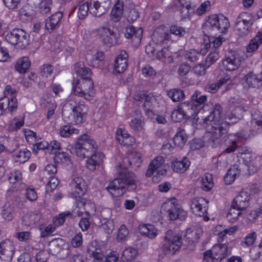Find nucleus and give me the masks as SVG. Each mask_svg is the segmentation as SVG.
I'll use <instances>...</instances> for the list:
<instances>
[{
    "label": "nucleus",
    "mask_w": 262,
    "mask_h": 262,
    "mask_svg": "<svg viewBox=\"0 0 262 262\" xmlns=\"http://www.w3.org/2000/svg\"><path fill=\"white\" fill-rule=\"evenodd\" d=\"M74 70L81 78L74 80L72 82L73 95L70 96L62 110V116L66 117V108L70 107L72 111L70 116L68 117L71 123L78 124L83 122L84 115L88 111V107L84 101L79 99L83 98L87 101L92 100L95 96L96 90L91 76L92 72L83 62L75 64Z\"/></svg>",
    "instance_id": "obj_1"
},
{
    "label": "nucleus",
    "mask_w": 262,
    "mask_h": 262,
    "mask_svg": "<svg viewBox=\"0 0 262 262\" xmlns=\"http://www.w3.org/2000/svg\"><path fill=\"white\" fill-rule=\"evenodd\" d=\"M222 107L215 104L213 111L203 119V125L206 128L204 140L208 145L215 147L219 144V138L226 136L229 129V124L221 119Z\"/></svg>",
    "instance_id": "obj_2"
},
{
    "label": "nucleus",
    "mask_w": 262,
    "mask_h": 262,
    "mask_svg": "<svg viewBox=\"0 0 262 262\" xmlns=\"http://www.w3.org/2000/svg\"><path fill=\"white\" fill-rule=\"evenodd\" d=\"M96 149L97 145L95 141L86 134L80 136L75 142V154L80 158H88L86 166L91 171H94L98 168L104 158L103 153L96 152Z\"/></svg>",
    "instance_id": "obj_3"
},
{
    "label": "nucleus",
    "mask_w": 262,
    "mask_h": 262,
    "mask_svg": "<svg viewBox=\"0 0 262 262\" xmlns=\"http://www.w3.org/2000/svg\"><path fill=\"white\" fill-rule=\"evenodd\" d=\"M229 21L227 17L220 14L209 16L208 19L203 26V32L204 35L207 34L211 39L212 48L216 49L225 40L224 37H215L219 33L225 34L228 32Z\"/></svg>",
    "instance_id": "obj_4"
},
{
    "label": "nucleus",
    "mask_w": 262,
    "mask_h": 262,
    "mask_svg": "<svg viewBox=\"0 0 262 262\" xmlns=\"http://www.w3.org/2000/svg\"><path fill=\"white\" fill-rule=\"evenodd\" d=\"M137 188L134 174L127 169H121L118 176L110 182L106 189L114 197L123 195L127 191L134 190Z\"/></svg>",
    "instance_id": "obj_5"
},
{
    "label": "nucleus",
    "mask_w": 262,
    "mask_h": 262,
    "mask_svg": "<svg viewBox=\"0 0 262 262\" xmlns=\"http://www.w3.org/2000/svg\"><path fill=\"white\" fill-rule=\"evenodd\" d=\"M161 211L166 214L171 220L179 219L184 221L187 217V212L178 204L175 198L165 201L162 205Z\"/></svg>",
    "instance_id": "obj_6"
},
{
    "label": "nucleus",
    "mask_w": 262,
    "mask_h": 262,
    "mask_svg": "<svg viewBox=\"0 0 262 262\" xmlns=\"http://www.w3.org/2000/svg\"><path fill=\"white\" fill-rule=\"evenodd\" d=\"M182 236L173 232L172 230H168L165 235L164 243L162 247V251L165 255H172L175 254L182 245Z\"/></svg>",
    "instance_id": "obj_7"
},
{
    "label": "nucleus",
    "mask_w": 262,
    "mask_h": 262,
    "mask_svg": "<svg viewBox=\"0 0 262 262\" xmlns=\"http://www.w3.org/2000/svg\"><path fill=\"white\" fill-rule=\"evenodd\" d=\"M29 38L30 35L28 33L19 28L13 29L5 36L7 42L21 49L26 48L29 45Z\"/></svg>",
    "instance_id": "obj_8"
},
{
    "label": "nucleus",
    "mask_w": 262,
    "mask_h": 262,
    "mask_svg": "<svg viewBox=\"0 0 262 262\" xmlns=\"http://www.w3.org/2000/svg\"><path fill=\"white\" fill-rule=\"evenodd\" d=\"M96 32L101 42L108 47L116 45L118 42V33L108 25L99 27Z\"/></svg>",
    "instance_id": "obj_9"
},
{
    "label": "nucleus",
    "mask_w": 262,
    "mask_h": 262,
    "mask_svg": "<svg viewBox=\"0 0 262 262\" xmlns=\"http://www.w3.org/2000/svg\"><path fill=\"white\" fill-rule=\"evenodd\" d=\"M209 201L202 197H195L190 203V210L193 214L199 216H204V220L208 221L209 217L205 216L207 214Z\"/></svg>",
    "instance_id": "obj_10"
},
{
    "label": "nucleus",
    "mask_w": 262,
    "mask_h": 262,
    "mask_svg": "<svg viewBox=\"0 0 262 262\" xmlns=\"http://www.w3.org/2000/svg\"><path fill=\"white\" fill-rule=\"evenodd\" d=\"M228 251L227 244L215 245L211 249L204 252V259L206 261H209L210 259L221 260L226 257Z\"/></svg>",
    "instance_id": "obj_11"
},
{
    "label": "nucleus",
    "mask_w": 262,
    "mask_h": 262,
    "mask_svg": "<svg viewBox=\"0 0 262 262\" xmlns=\"http://www.w3.org/2000/svg\"><path fill=\"white\" fill-rule=\"evenodd\" d=\"M164 159L161 156L156 157L150 163L148 169L146 172V176L150 177L155 173H156L154 178L160 177L165 174L166 170L163 168Z\"/></svg>",
    "instance_id": "obj_12"
},
{
    "label": "nucleus",
    "mask_w": 262,
    "mask_h": 262,
    "mask_svg": "<svg viewBox=\"0 0 262 262\" xmlns=\"http://www.w3.org/2000/svg\"><path fill=\"white\" fill-rule=\"evenodd\" d=\"M13 243L10 239L0 242V259L2 262H10L14 253Z\"/></svg>",
    "instance_id": "obj_13"
},
{
    "label": "nucleus",
    "mask_w": 262,
    "mask_h": 262,
    "mask_svg": "<svg viewBox=\"0 0 262 262\" xmlns=\"http://www.w3.org/2000/svg\"><path fill=\"white\" fill-rule=\"evenodd\" d=\"M71 193L73 198L83 196L86 191V184L84 181L80 177L74 178L70 184Z\"/></svg>",
    "instance_id": "obj_14"
},
{
    "label": "nucleus",
    "mask_w": 262,
    "mask_h": 262,
    "mask_svg": "<svg viewBox=\"0 0 262 262\" xmlns=\"http://www.w3.org/2000/svg\"><path fill=\"white\" fill-rule=\"evenodd\" d=\"M62 18L63 13L61 11L54 13L45 20V29L49 33L58 29L61 25Z\"/></svg>",
    "instance_id": "obj_15"
},
{
    "label": "nucleus",
    "mask_w": 262,
    "mask_h": 262,
    "mask_svg": "<svg viewBox=\"0 0 262 262\" xmlns=\"http://www.w3.org/2000/svg\"><path fill=\"white\" fill-rule=\"evenodd\" d=\"M93 8L91 11L92 15L96 17H100L105 13L111 4V0H91Z\"/></svg>",
    "instance_id": "obj_16"
},
{
    "label": "nucleus",
    "mask_w": 262,
    "mask_h": 262,
    "mask_svg": "<svg viewBox=\"0 0 262 262\" xmlns=\"http://www.w3.org/2000/svg\"><path fill=\"white\" fill-rule=\"evenodd\" d=\"M250 194L248 192L242 190L234 198L232 203V207L238 210L247 208L249 205Z\"/></svg>",
    "instance_id": "obj_17"
},
{
    "label": "nucleus",
    "mask_w": 262,
    "mask_h": 262,
    "mask_svg": "<svg viewBox=\"0 0 262 262\" xmlns=\"http://www.w3.org/2000/svg\"><path fill=\"white\" fill-rule=\"evenodd\" d=\"M27 3L31 7L38 8L39 12L46 14L51 11L52 0H27Z\"/></svg>",
    "instance_id": "obj_18"
},
{
    "label": "nucleus",
    "mask_w": 262,
    "mask_h": 262,
    "mask_svg": "<svg viewBox=\"0 0 262 262\" xmlns=\"http://www.w3.org/2000/svg\"><path fill=\"white\" fill-rule=\"evenodd\" d=\"M246 15V13L240 14L235 25L234 31L240 36L247 34L248 27L250 25V21L244 18Z\"/></svg>",
    "instance_id": "obj_19"
},
{
    "label": "nucleus",
    "mask_w": 262,
    "mask_h": 262,
    "mask_svg": "<svg viewBox=\"0 0 262 262\" xmlns=\"http://www.w3.org/2000/svg\"><path fill=\"white\" fill-rule=\"evenodd\" d=\"M128 55L125 51H122L115 61L114 71L117 73H122L127 69Z\"/></svg>",
    "instance_id": "obj_20"
},
{
    "label": "nucleus",
    "mask_w": 262,
    "mask_h": 262,
    "mask_svg": "<svg viewBox=\"0 0 262 262\" xmlns=\"http://www.w3.org/2000/svg\"><path fill=\"white\" fill-rule=\"evenodd\" d=\"M116 139L118 142L123 146H131L135 143V138L121 128L117 130Z\"/></svg>",
    "instance_id": "obj_21"
},
{
    "label": "nucleus",
    "mask_w": 262,
    "mask_h": 262,
    "mask_svg": "<svg viewBox=\"0 0 262 262\" xmlns=\"http://www.w3.org/2000/svg\"><path fill=\"white\" fill-rule=\"evenodd\" d=\"M229 80V76L226 74L225 76H221L219 80L216 82H210L205 86L204 90L206 92L214 94L217 92L219 89L226 82Z\"/></svg>",
    "instance_id": "obj_22"
},
{
    "label": "nucleus",
    "mask_w": 262,
    "mask_h": 262,
    "mask_svg": "<svg viewBox=\"0 0 262 262\" xmlns=\"http://www.w3.org/2000/svg\"><path fill=\"white\" fill-rule=\"evenodd\" d=\"M180 106L182 110V112L184 113L187 119L191 117H193L194 119H196L198 120L199 119L198 117L196 118V116L200 111L190 101L184 102L181 104Z\"/></svg>",
    "instance_id": "obj_23"
},
{
    "label": "nucleus",
    "mask_w": 262,
    "mask_h": 262,
    "mask_svg": "<svg viewBox=\"0 0 262 262\" xmlns=\"http://www.w3.org/2000/svg\"><path fill=\"white\" fill-rule=\"evenodd\" d=\"M124 9V4L122 0H118L111 12V19L114 22H117L121 18Z\"/></svg>",
    "instance_id": "obj_24"
},
{
    "label": "nucleus",
    "mask_w": 262,
    "mask_h": 262,
    "mask_svg": "<svg viewBox=\"0 0 262 262\" xmlns=\"http://www.w3.org/2000/svg\"><path fill=\"white\" fill-rule=\"evenodd\" d=\"M143 34V29L139 28L136 29L133 26L126 28L125 36L127 38H132L134 40H136L137 42H140Z\"/></svg>",
    "instance_id": "obj_25"
},
{
    "label": "nucleus",
    "mask_w": 262,
    "mask_h": 262,
    "mask_svg": "<svg viewBox=\"0 0 262 262\" xmlns=\"http://www.w3.org/2000/svg\"><path fill=\"white\" fill-rule=\"evenodd\" d=\"M145 102L143 104L146 114L149 117H152L154 114V105L156 102L155 97L151 94L144 96Z\"/></svg>",
    "instance_id": "obj_26"
},
{
    "label": "nucleus",
    "mask_w": 262,
    "mask_h": 262,
    "mask_svg": "<svg viewBox=\"0 0 262 262\" xmlns=\"http://www.w3.org/2000/svg\"><path fill=\"white\" fill-rule=\"evenodd\" d=\"M31 155L30 151L25 148L14 151L13 154V158L16 162L24 163L29 160Z\"/></svg>",
    "instance_id": "obj_27"
},
{
    "label": "nucleus",
    "mask_w": 262,
    "mask_h": 262,
    "mask_svg": "<svg viewBox=\"0 0 262 262\" xmlns=\"http://www.w3.org/2000/svg\"><path fill=\"white\" fill-rule=\"evenodd\" d=\"M246 83L248 87L258 88L262 85L261 76L250 73L245 77Z\"/></svg>",
    "instance_id": "obj_28"
},
{
    "label": "nucleus",
    "mask_w": 262,
    "mask_h": 262,
    "mask_svg": "<svg viewBox=\"0 0 262 262\" xmlns=\"http://www.w3.org/2000/svg\"><path fill=\"white\" fill-rule=\"evenodd\" d=\"M140 233L148 238H154L157 235V230L155 226L151 224H143L139 227Z\"/></svg>",
    "instance_id": "obj_29"
},
{
    "label": "nucleus",
    "mask_w": 262,
    "mask_h": 262,
    "mask_svg": "<svg viewBox=\"0 0 262 262\" xmlns=\"http://www.w3.org/2000/svg\"><path fill=\"white\" fill-rule=\"evenodd\" d=\"M206 101V96L202 95L200 92L196 91L192 95L190 102L200 111Z\"/></svg>",
    "instance_id": "obj_30"
},
{
    "label": "nucleus",
    "mask_w": 262,
    "mask_h": 262,
    "mask_svg": "<svg viewBox=\"0 0 262 262\" xmlns=\"http://www.w3.org/2000/svg\"><path fill=\"white\" fill-rule=\"evenodd\" d=\"M125 160L128 162V165L138 167L142 162L141 154L136 151H132L128 154L127 159L124 160V163Z\"/></svg>",
    "instance_id": "obj_31"
},
{
    "label": "nucleus",
    "mask_w": 262,
    "mask_h": 262,
    "mask_svg": "<svg viewBox=\"0 0 262 262\" xmlns=\"http://www.w3.org/2000/svg\"><path fill=\"white\" fill-rule=\"evenodd\" d=\"M190 165L189 160L184 157L182 160H177L173 163V170L177 172L182 173L189 168Z\"/></svg>",
    "instance_id": "obj_32"
},
{
    "label": "nucleus",
    "mask_w": 262,
    "mask_h": 262,
    "mask_svg": "<svg viewBox=\"0 0 262 262\" xmlns=\"http://www.w3.org/2000/svg\"><path fill=\"white\" fill-rule=\"evenodd\" d=\"M187 136L184 129L178 128L173 138V142L176 146L182 147L187 141Z\"/></svg>",
    "instance_id": "obj_33"
},
{
    "label": "nucleus",
    "mask_w": 262,
    "mask_h": 262,
    "mask_svg": "<svg viewBox=\"0 0 262 262\" xmlns=\"http://www.w3.org/2000/svg\"><path fill=\"white\" fill-rule=\"evenodd\" d=\"M31 62L28 57L25 56L19 59L15 66L16 70L20 73H24L29 68Z\"/></svg>",
    "instance_id": "obj_34"
},
{
    "label": "nucleus",
    "mask_w": 262,
    "mask_h": 262,
    "mask_svg": "<svg viewBox=\"0 0 262 262\" xmlns=\"http://www.w3.org/2000/svg\"><path fill=\"white\" fill-rule=\"evenodd\" d=\"M170 35L169 33L164 32H159L156 31L154 32L152 41L156 44L161 45L167 42L170 39Z\"/></svg>",
    "instance_id": "obj_35"
},
{
    "label": "nucleus",
    "mask_w": 262,
    "mask_h": 262,
    "mask_svg": "<svg viewBox=\"0 0 262 262\" xmlns=\"http://www.w3.org/2000/svg\"><path fill=\"white\" fill-rule=\"evenodd\" d=\"M91 8H93V5L91 1L90 3L87 2L80 5L77 12L78 18L80 19H84L88 15L89 12L92 15Z\"/></svg>",
    "instance_id": "obj_36"
},
{
    "label": "nucleus",
    "mask_w": 262,
    "mask_h": 262,
    "mask_svg": "<svg viewBox=\"0 0 262 262\" xmlns=\"http://www.w3.org/2000/svg\"><path fill=\"white\" fill-rule=\"evenodd\" d=\"M17 106V104L12 103L11 101H10L9 98H2L0 99V115H1L5 111L7 110V108L12 112L16 108Z\"/></svg>",
    "instance_id": "obj_37"
},
{
    "label": "nucleus",
    "mask_w": 262,
    "mask_h": 262,
    "mask_svg": "<svg viewBox=\"0 0 262 262\" xmlns=\"http://www.w3.org/2000/svg\"><path fill=\"white\" fill-rule=\"evenodd\" d=\"M243 58L238 51H230V65L233 66L230 68V71H234L238 68L241 64Z\"/></svg>",
    "instance_id": "obj_38"
},
{
    "label": "nucleus",
    "mask_w": 262,
    "mask_h": 262,
    "mask_svg": "<svg viewBox=\"0 0 262 262\" xmlns=\"http://www.w3.org/2000/svg\"><path fill=\"white\" fill-rule=\"evenodd\" d=\"M167 94L173 102H178L184 99L185 94L181 89H173L167 91Z\"/></svg>",
    "instance_id": "obj_39"
},
{
    "label": "nucleus",
    "mask_w": 262,
    "mask_h": 262,
    "mask_svg": "<svg viewBox=\"0 0 262 262\" xmlns=\"http://www.w3.org/2000/svg\"><path fill=\"white\" fill-rule=\"evenodd\" d=\"M190 0H178V6L180 7V12L184 17H187L189 15V9L191 8Z\"/></svg>",
    "instance_id": "obj_40"
},
{
    "label": "nucleus",
    "mask_w": 262,
    "mask_h": 262,
    "mask_svg": "<svg viewBox=\"0 0 262 262\" xmlns=\"http://www.w3.org/2000/svg\"><path fill=\"white\" fill-rule=\"evenodd\" d=\"M79 130L75 128L71 125H65L62 126L59 130L60 135L64 138L69 137L73 134H78Z\"/></svg>",
    "instance_id": "obj_41"
},
{
    "label": "nucleus",
    "mask_w": 262,
    "mask_h": 262,
    "mask_svg": "<svg viewBox=\"0 0 262 262\" xmlns=\"http://www.w3.org/2000/svg\"><path fill=\"white\" fill-rule=\"evenodd\" d=\"M194 228H189L186 230L184 237L190 243H193L200 238V233Z\"/></svg>",
    "instance_id": "obj_42"
},
{
    "label": "nucleus",
    "mask_w": 262,
    "mask_h": 262,
    "mask_svg": "<svg viewBox=\"0 0 262 262\" xmlns=\"http://www.w3.org/2000/svg\"><path fill=\"white\" fill-rule=\"evenodd\" d=\"M54 162L56 164L63 163L69 165L71 163V159L68 154L64 152H58L55 154L54 157Z\"/></svg>",
    "instance_id": "obj_43"
},
{
    "label": "nucleus",
    "mask_w": 262,
    "mask_h": 262,
    "mask_svg": "<svg viewBox=\"0 0 262 262\" xmlns=\"http://www.w3.org/2000/svg\"><path fill=\"white\" fill-rule=\"evenodd\" d=\"M202 189L206 191L210 190L213 187L212 176L210 173H206L202 179Z\"/></svg>",
    "instance_id": "obj_44"
},
{
    "label": "nucleus",
    "mask_w": 262,
    "mask_h": 262,
    "mask_svg": "<svg viewBox=\"0 0 262 262\" xmlns=\"http://www.w3.org/2000/svg\"><path fill=\"white\" fill-rule=\"evenodd\" d=\"M129 126L135 132L141 130L144 125V119L142 117L132 119L129 123Z\"/></svg>",
    "instance_id": "obj_45"
},
{
    "label": "nucleus",
    "mask_w": 262,
    "mask_h": 262,
    "mask_svg": "<svg viewBox=\"0 0 262 262\" xmlns=\"http://www.w3.org/2000/svg\"><path fill=\"white\" fill-rule=\"evenodd\" d=\"M244 113V111L243 108L240 106H238L234 110H232L230 114V121H232L230 122V124L235 123L241 119Z\"/></svg>",
    "instance_id": "obj_46"
},
{
    "label": "nucleus",
    "mask_w": 262,
    "mask_h": 262,
    "mask_svg": "<svg viewBox=\"0 0 262 262\" xmlns=\"http://www.w3.org/2000/svg\"><path fill=\"white\" fill-rule=\"evenodd\" d=\"M14 209L13 206L6 205L2 212L3 217L7 221H11L14 217Z\"/></svg>",
    "instance_id": "obj_47"
},
{
    "label": "nucleus",
    "mask_w": 262,
    "mask_h": 262,
    "mask_svg": "<svg viewBox=\"0 0 262 262\" xmlns=\"http://www.w3.org/2000/svg\"><path fill=\"white\" fill-rule=\"evenodd\" d=\"M211 48V39L207 34L204 35L203 42L201 45L200 53L201 55H205Z\"/></svg>",
    "instance_id": "obj_48"
},
{
    "label": "nucleus",
    "mask_w": 262,
    "mask_h": 262,
    "mask_svg": "<svg viewBox=\"0 0 262 262\" xmlns=\"http://www.w3.org/2000/svg\"><path fill=\"white\" fill-rule=\"evenodd\" d=\"M16 91L12 89L9 85H7L4 90V94L5 97L4 98H8L12 103L17 104V100L15 97Z\"/></svg>",
    "instance_id": "obj_49"
},
{
    "label": "nucleus",
    "mask_w": 262,
    "mask_h": 262,
    "mask_svg": "<svg viewBox=\"0 0 262 262\" xmlns=\"http://www.w3.org/2000/svg\"><path fill=\"white\" fill-rule=\"evenodd\" d=\"M129 234V231L124 225H121L119 227L117 236L118 242H123L127 240Z\"/></svg>",
    "instance_id": "obj_50"
},
{
    "label": "nucleus",
    "mask_w": 262,
    "mask_h": 262,
    "mask_svg": "<svg viewBox=\"0 0 262 262\" xmlns=\"http://www.w3.org/2000/svg\"><path fill=\"white\" fill-rule=\"evenodd\" d=\"M201 55L200 52H198V51L194 49H191L185 52L184 56L185 59H187L189 61L194 62L198 60Z\"/></svg>",
    "instance_id": "obj_51"
},
{
    "label": "nucleus",
    "mask_w": 262,
    "mask_h": 262,
    "mask_svg": "<svg viewBox=\"0 0 262 262\" xmlns=\"http://www.w3.org/2000/svg\"><path fill=\"white\" fill-rule=\"evenodd\" d=\"M72 213L69 211H64L59 214L54 220V225L55 226H59L63 224L66 220V217L70 216Z\"/></svg>",
    "instance_id": "obj_52"
},
{
    "label": "nucleus",
    "mask_w": 262,
    "mask_h": 262,
    "mask_svg": "<svg viewBox=\"0 0 262 262\" xmlns=\"http://www.w3.org/2000/svg\"><path fill=\"white\" fill-rule=\"evenodd\" d=\"M33 151L37 154L39 150H45L48 152L49 143L46 141H42L39 142L33 143Z\"/></svg>",
    "instance_id": "obj_53"
},
{
    "label": "nucleus",
    "mask_w": 262,
    "mask_h": 262,
    "mask_svg": "<svg viewBox=\"0 0 262 262\" xmlns=\"http://www.w3.org/2000/svg\"><path fill=\"white\" fill-rule=\"evenodd\" d=\"M137 250L134 248L129 247L125 249L122 252V256L126 260H130L137 254Z\"/></svg>",
    "instance_id": "obj_54"
},
{
    "label": "nucleus",
    "mask_w": 262,
    "mask_h": 262,
    "mask_svg": "<svg viewBox=\"0 0 262 262\" xmlns=\"http://www.w3.org/2000/svg\"><path fill=\"white\" fill-rule=\"evenodd\" d=\"M256 238V234L255 232H251L248 234L242 242L241 244L244 247H250L253 245Z\"/></svg>",
    "instance_id": "obj_55"
},
{
    "label": "nucleus",
    "mask_w": 262,
    "mask_h": 262,
    "mask_svg": "<svg viewBox=\"0 0 262 262\" xmlns=\"http://www.w3.org/2000/svg\"><path fill=\"white\" fill-rule=\"evenodd\" d=\"M171 117L172 119L176 122H181L184 119H187L182 112V110L180 106L178 109L173 110L172 112Z\"/></svg>",
    "instance_id": "obj_56"
},
{
    "label": "nucleus",
    "mask_w": 262,
    "mask_h": 262,
    "mask_svg": "<svg viewBox=\"0 0 262 262\" xmlns=\"http://www.w3.org/2000/svg\"><path fill=\"white\" fill-rule=\"evenodd\" d=\"M24 124V119L22 118H15L13 119L9 125V129L16 130L19 129Z\"/></svg>",
    "instance_id": "obj_57"
},
{
    "label": "nucleus",
    "mask_w": 262,
    "mask_h": 262,
    "mask_svg": "<svg viewBox=\"0 0 262 262\" xmlns=\"http://www.w3.org/2000/svg\"><path fill=\"white\" fill-rule=\"evenodd\" d=\"M61 242V239L60 238H55L49 243L50 250L53 254L58 253L61 249L60 243Z\"/></svg>",
    "instance_id": "obj_58"
},
{
    "label": "nucleus",
    "mask_w": 262,
    "mask_h": 262,
    "mask_svg": "<svg viewBox=\"0 0 262 262\" xmlns=\"http://www.w3.org/2000/svg\"><path fill=\"white\" fill-rule=\"evenodd\" d=\"M211 8L210 2L206 1L202 3L196 10L195 13L201 16L210 10Z\"/></svg>",
    "instance_id": "obj_59"
},
{
    "label": "nucleus",
    "mask_w": 262,
    "mask_h": 262,
    "mask_svg": "<svg viewBox=\"0 0 262 262\" xmlns=\"http://www.w3.org/2000/svg\"><path fill=\"white\" fill-rule=\"evenodd\" d=\"M50 180L46 186V191L47 192H52L56 189L59 184V180L54 176H50Z\"/></svg>",
    "instance_id": "obj_60"
},
{
    "label": "nucleus",
    "mask_w": 262,
    "mask_h": 262,
    "mask_svg": "<svg viewBox=\"0 0 262 262\" xmlns=\"http://www.w3.org/2000/svg\"><path fill=\"white\" fill-rule=\"evenodd\" d=\"M229 230L228 229L220 231L218 234L217 241L219 244H227L228 245V237L227 236Z\"/></svg>",
    "instance_id": "obj_61"
},
{
    "label": "nucleus",
    "mask_w": 262,
    "mask_h": 262,
    "mask_svg": "<svg viewBox=\"0 0 262 262\" xmlns=\"http://www.w3.org/2000/svg\"><path fill=\"white\" fill-rule=\"evenodd\" d=\"M60 143L57 141H52L49 143L48 152L51 154H56L60 149Z\"/></svg>",
    "instance_id": "obj_62"
},
{
    "label": "nucleus",
    "mask_w": 262,
    "mask_h": 262,
    "mask_svg": "<svg viewBox=\"0 0 262 262\" xmlns=\"http://www.w3.org/2000/svg\"><path fill=\"white\" fill-rule=\"evenodd\" d=\"M170 32L171 34L178 37H182L186 34L185 28L177 25L171 26Z\"/></svg>",
    "instance_id": "obj_63"
},
{
    "label": "nucleus",
    "mask_w": 262,
    "mask_h": 262,
    "mask_svg": "<svg viewBox=\"0 0 262 262\" xmlns=\"http://www.w3.org/2000/svg\"><path fill=\"white\" fill-rule=\"evenodd\" d=\"M53 72V67L48 64H45L40 68V75L43 77H48Z\"/></svg>",
    "instance_id": "obj_64"
}]
</instances>
